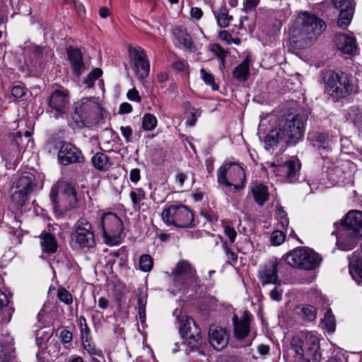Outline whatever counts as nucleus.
Segmentation results:
<instances>
[{"label":"nucleus","mask_w":362,"mask_h":362,"mask_svg":"<svg viewBox=\"0 0 362 362\" xmlns=\"http://www.w3.org/2000/svg\"><path fill=\"white\" fill-rule=\"evenodd\" d=\"M304 132V122L298 115H288L281 120L279 127L267 135L264 143L267 147L274 148L280 142L288 145H295L303 138Z\"/></svg>","instance_id":"obj_1"},{"label":"nucleus","mask_w":362,"mask_h":362,"mask_svg":"<svg viewBox=\"0 0 362 362\" xmlns=\"http://www.w3.org/2000/svg\"><path fill=\"white\" fill-rule=\"evenodd\" d=\"M336 230L332 232L337 238V246L343 251L351 250L362 236V212L349 211L339 226L334 223Z\"/></svg>","instance_id":"obj_2"},{"label":"nucleus","mask_w":362,"mask_h":362,"mask_svg":"<svg viewBox=\"0 0 362 362\" xmlns=\"http://www.w3.org/2000/svg\"><path fill=\"white\" fill-rule=\"evenodd\" d=\"M292 349L299 362H320V339L316 332L302 331L296 334L291 342Z\"/></svg>","instance_id":"obj_3"},{"label":"nucleus","mask_w":362,"mask_h":362,"mask_svg":"<svg viewBox=\"0 0 362 362\" xmlns=\"http://www.w3.org/2000/svg\"><path fill=\"white\" fill-rule=\"evenodd\" d=\"M326 28L324 21L315 15L308 13H300L295 21L293 37L295 42H299V46H309L315 37L320 35Z\"/></svg>","instance_id":"obj_4"},{"label":"nucleus","mask_w":362,"mask_h":362,"mask_svg":"<svg viewBox=\"0 0 362 362\" xmlns=\"http://www.w3.org/2000/svg\"><path fill=\"white\" fill-rule=\"evenodd\" d=\"M324 81L325 93L334 102L346 98L352 92L351 78L344 72L337 73L331 70L327 71L324 74Z\"/></svg>","instance_id":"obj_5"},{"label":"nucleus","mask_w":362,"mask_h":362,"mask_svg":"<svg viewBox=\"0 0 362 362\" xmlns=\"http://www.w3.org/2000/svg\"><path fill=\"white\" fill-rule=\"evenodd\" d=\"M285 261L292 267L311 270L320 265L321 258L313 250L299 247L288 252Z\"/></svg>","instance_id":"obj_6"},{"label":"nucleus","mask_w":362,"mask_h":362,"mask_svg":"<svg viewBox=\"0 0 362 362\" xmlns=\"http://www.w3.org/2000/svg\"><path fill=\"white\" fill-rule=\"evenodd\" d=\"M49 197L54 208L59 210H69L77 205L76 189L66 183L53 185Z\"/></svg>","instance_id":"obj_7"},{"label":"nucleus","mask_w":362,"mask_h":362,"mask_svg":"<svg viewBox=\"0 0 362 362\" xmlns=\"http://www.w3.org/2000/svg\"><path fill=\"white\" fill-rule=\"evenodd\" d=\"M162 219L168 226L177 228L193 227L194 215L185 205H170L162 212Z\"/></svg>","instance_id":"obj_8"},{"label":"nucleus","mask_w":362,"mask_h":362,"mask_svg":"<svg viewBox=\"0 0 362 362\" xmlns=\"http://www.w3.org/2000/svg\"><path fill=\"white\" fill-rule=\"evenodd\" d=\"M71 237V241L81 249L93 248L96 245L93 228L85 218L75 223Z\"/></svg>","instance_id":"obj_9"},{"label":"nucleus","mask_w":362,"mask_h":362,"mask_svg":"<svg viewBox=\"0 0 362 362\" xmlns=\"http://www.w3.org/2000/svg\"><path fill=\"white\" fill-rule=\"evenodd\" d=\"M100 225L105 242L108 245L118 243L123 231L122 220L115 214L107 213L101 218Z\"/></svg>","instance_id":"obj_10"},{"label":"nucleus","mask_w":362,"mask_h":362,"mask_svg":"<svg viewBox=\"0 0 362 362\" xmlns=\"http://www.w3.org/2000/svg\"><path fill=\"white\" fill-rule=\"evenodd\" d=\"M48 108L47 112L50 117L58 119L67 114L70 107V97L66 90L57 89L49 97L47 101Z\"/></svg>","instance_id":"obj_11"},{"label":"nucleus","mask_w":362,"mask_h":362,"mask_svg":"<svg viewBox=\"0 0 362 362\" xmlns=\"http://www.w3.org/2000/svg\"><path fill=\"white\" fill-rule=\"evenodd\" d=\"M195 269L189 262L182 260L177 262L172 272V279L174 286L177 290L188 288L195 281Z\"/></svg>","instance_id":"obj_12"},{"label":"nucleus","mask_w":362,"mask_h":362,"mask_svg":"<svg viewBox=\"0 0 362 362\" xmlns=\"http://www.w3.org/2000/svg\"><path fill=\"white\" fill-rule=\"evenodd\" d=\"M129 54L136 77L139 80L148 77L150 73V63L144 50L141 47H129Z\"/></svg>","instance_id":"obj_13"},{"label":"nucleus","mask_w":362,"mask_h":362,"mask_svg":"<svg viewBox=\"0 0 362 362\" xmlns=\"http://www.w3.org/2000/svg\"><path fill=\"white\" fill-rule=\"evenodd\" d=\"M57 158L59 163L63 165L81 163L83 160L81 150L68 142L61 143Z\"/></svg>","instance_id":"obj_14"},{"label":"nucleus","mask_w":362,"mask_h":362,"mask_svg":"<svg viewBox=\"0 0 362 362\" xmlns=\"http://www.w3.org/2000/svg\"><path fill=\"white\" fill-rule=\"evenodd\" d=\"M274 172L277 176L286 179L289 182H295L299 177L300 163L298 159H288L282 165H274Z\"/></svg>","instance_id":"obj_15"},{"label":"nucleus","mask_w":362,"mask_h":362,"mask_svg":"<svg viewBox=\"0 0 362 362\" xmlns=\"http://www.w3.org/2000/svg\"><path fill=\"white\" fill-rule=\"evenodd\" d=\"M99 110L98 103L90 98H83L74 104V115L81 121L93 118L98 113Z\"/></svg>","instance_id":"obj_16"},{"label":"nucleus","mask_w":362,"mask_h":362,"mask_svg":"<svg viewBox=\"0 0 362 362\" xmlns=\"http://www.w3.org/2000/svg\"><path fill=\"white\" fill-rule=\"evenodd\" d=\"M209 341L211 346L216 350L223 349L228 343L229 334L218 326L211 325L209 330Z\"/></svg>","instance_id":"obj_17"},{"label":"nucleus","mask_w":362,"mask_h":362,"mask_svg":"<svg viewBox=\"0 0 362 362\" xmlns=\"http://www.w3.org/2000/svg\"><path fill=\"white\" fill-rule=\"evenodd\" d=\"M278 262L276 259L269 261L259 272V278L261 284L264 286L269 284L274 285H281V280L279 279L278 274Z\"/></svg>","instance_id":"obj_18"},{"label":"nucleus","mask_w":362,"mask_h":362,"mask_svg":"<svg viewBox=\"0 0 362 362\" xmlns=\"http://www.w3.org/2000/svg\"><path fill=\"white\" fill-rule=\"evenodd\" d=\"M250 316L247 313L240 320H238L236 315L233 317L234 335L237 340L241 341L246 339L250 332Z\"/></svg>","instance_id":"obj_19"},{"label":"nucleus","mask_w":362,"mask_h":362,"mask_svg":"<svg viewBox=\"0 0 362 362\" xmlns=\"http://www.w3.org/2000/svg\"><path fill=\"white\" fill-rule=\"evenodd\" d=\"M67 56L74 74L79 77L85 71L81 52L77 48L70 47L67 49Z\"/></svg>","instance_id":"obj_20"},{"label":"nucleus","mask_w":362,"mask_h":362,"mask_svg":"<svg viewBox=\"0 0 362 362\" xmlns=\"http://www.w3.org/2000/svg\"><path fill=\"white\" fill-rule=\"evenodd\" d=\"M337 48L344 54H352L356 51V40L354 37L346 34H339L335 37Z\"/></svg>","instance_id":"obj_21"},{"label":"nucleus","mask_w":362,"mask_h":362,"mask_svg":"<svg viewBox=\"0 0 362 362\" xmlns=\"http://www.w3.org/2000/svg\"><path fill=\"white\" fill-rule=\"evenodd\" d=\"M178 322L180 324V332L184 338L198 341L199 331L197 330V328L195 327L196 335L194 332H192V327H191V324L192 323L193 326H196L192 318L184 315L182 317L181 320H178Z\"/></svg>","instance_id":"obj_22"},{"label":"nucleus","mask_w":362,"mask_h":362,"mask_svg":"<svg viewBox=\"0 0 362 362\" xmlns=\"http://www.w3.org/2000/svg\"><path fill=\"white\" fill-rule=\"evenodd\" d=\"M349 269L353 279L362 280V258L359 254L354 252L349 257Z\"/></svg>","instance_id":"obj_23"},{"label":"nucleus","mask_w":362,"mask_h":362,"mask_svg":"<svg viewBox=\"0 0 362 362\" xmlns=\"http://www.w3.org/2000/svg\"><path fill=\"white\" fill-rule=\"evenodd\" d=\"M35 178L32 173H24L16 182L13 183V188L25 191L29 193L35 186Z\"/></svg>","instance_id":"obj_24"},{"label":"nucleus","mask_w":362,"mask_h":362,"mask_svg":"<svg viewBox=\"0 0 362 362\" xmlns=\"http://www.w3.org/2000/svg\"><path fill=\"white\" fill-rule=\"evenodd\" d=\"M250 59L247 57L240 64H238L233 71V77L238 82H245L250 77Z\"/></svg>","instance_id":"obj_25"},{"label":"nucleus","mask_w":362,"mask_h":362,"mask_svg":"<svg viewBox=\"0 0 362 362\" xmlns=\"http://www.w3.org/2000/svg\"><path fill=\"white\" fill-rule=\"evenodd\" d=\"M296 313L305 322H313L317 317L315 308L308 304H301L296 308Z\"/></svg>","instance_id":"obj_26"},{"label":"nucleus","mask_w":362,"mask_h":362,"mask_svg":"<svg viewBox=\"0 0 362 362\" xmlns=\"http://www.w3.org/2000/svg\"><path fill=\"white\" fill-rule=\"evenodd\" d=\"M40 245L42 252L47 254H52L57 251V244L55 238L49 233H45L40 236Z\"/></svg>","instance_id":"obj_27"},{"label":"nucleus","mask_w":362,"mask_h":362,"mask_svg":"<svg viewBox=\"0 0 362 362\" xmlns=\"http://www.w3.org/2000/svg\"><path fill=\"white\" fill-rule=\"evenodd\" d=\"M252 193L256 203L262 206L269 197V189L262 184H258L252 188Z\"/></svg>","instance_id":"obj_28"},{"label":"nucleus","mask_w":362,"mask_h":362,"mask_svg":"<svg viewBox=\"0 0 362 362\" xmlns=\"http://www.w3.org/2000/svg\"><path fill=\"white\" fill-rule=\"evenodd\" d=\"M11 341L9 337L0 341V362H8L11 358L14 350Z\"/></svg>","instance_id":"obj_29"},{"label":"nucleus","mask_w":362,"mask_h":362,"mask_svg":"<svg viewBox=\"0 0 362 362\" xmlns=\"http://www.w3.org/2000/svg\"><path fill=\"white\" fill-rule=\"evenodd\" d=\"M92 163L95 168L102 171L108 170L112 165L108 156L100 152L95 153L93 156Z\"/></svg>","instance_id":"obj_30"},{"label":"nucleus","mask_w":362,"mask_h":362,"mask_svg":"<svg viewBox=\"0 0 362 362\" xmlns=\"http://www.w3.org/2000/svg\"><path fill=\"white\" fill-rule=\"evenodd\" d=\"M174 35L178 42L186 49H190L194 47L191 36L181 27L175 28Z\"/></svg>","instance_id":"obj_31"},{"label":"nucleus","mask_w":362,"mask_h":362,"mask_svg":"<svg viewBox=\"0 0 362 362\" xmlns=\"http://www.w3.org/2000/svg\"><path fill=\"white\" fill-rule=\"evenodd\" d=\"M28 192L18 189H16L11 194V201L16 205L17 209H20L25 204L28 196Z\"/></svg>","instance_id":"obj_32"},{"label":"nucleus","mask_w":362,"mask_h":362,"mask_svg":"<svg viewBox=\"0 0 362 362\" xmlns=\"http://www.w3.org/2000/svg\"><path fill=\"white\" fill-rule=\"evenodd\" d=\"M217 24L221 28H226L233 20V16H229L225 6L220 9V12L214 13Z\"/></svg>","instance_id":"obj_33"},{"label":"nucleus","mask_w":362,"mask_h":362,"mask_svg":"<svg viewBox=\"0 0 362 362\" xmlns=\"http://www.w3.org/2000/svg\"><path fill=\"white\" fill-rule=\"evenodd\" d=\"M309 139L313 141V146L318 149H325L328 146V138L325 134L316 133L310 136Z\"/></svg>","instance_id":"obj_34"},{"label":"nucleus","mask_w":362,"mask_h":362,"mask_svg":"<svg viewBox=\"0 0 362 362\" xmlns=\"http://www.w3.org/2000/svg\"><path fill=\"white\" fill-rule=\"evenodd\" d=\"M322 324L324 329H325L328 332L333 333L335 331V318L330 309L327 310L325 313V316L322 320Z\"/></svg>","instance_id":"obj_35"},{"label":"nucleus","mask_w":362,"mask_h":362,"mask_svg":"<svg viewBox=\"0 0 362 362\" xmlns=\"http://www.w3.org/2000/svg\"><path fill=\"white\" fill-rule=\"evenodd\" d=\"M228 165H230L229 176L233 182L241 180L244 177L245 172L242 167L234 163H230Z\"/></svg>","instance_id":"obj_36"},{"label":"nucleus","mask_w":362,"mask_h":362,"mask_svg":"<svg viewBox=\"0 0 362 362\" xmlns=\"http://www.w3.org/2000/svg\"><path fill=\"white\" fill-rule=\"evenodd\" d=\"M229 168L230 165H228V163L225 164L222 166H221L217 172V179L219 184L224 185L226 187H230L233 185L230 183L227 178L226 175L228 173H229Z\"/></svg>","instance_id":"obj_37"},{"label":"nucleus","mask_w":362,"mask_h":362,"mask_svg":"<svg viewBox=\"0 0 362 362\" xmlns=\"http://www.w3.org/2000/svg\"><path fill=\"white\" fill-rule=\"evenodd\" d=\"M354 13V10L348 11H341L339 14L338 25L340 28H346L351 23Z\"/></svg>","instance_id":"obj_38"},{"label":"nucleus","mask_w":362,"mask_h":362,"mask_svg":"<svg viewBox=\"0 0 362 362\" xmlns=\"http://www.w3.org/2000/svg\"><path fill=\"white\" fill-rule=\"evenodd\" d=\"M157 124L156 118L151 114H146L143 117L142 127L146 131H151Z\"/></svg>","instance_id":"obj_39"},{"label":"nucleus","mask_w":362,"mask_h":362,"mask_svg":"<svg viewBox=\"0 0 362 362\" xmlns=\"http://www.w3.org/2000/svg\"><path fill=\"white\" fill-rule=\"evenodd\" d=\"M57 298L61 302L66 305H71L73 303V296L71 293L64 287L58 288Z\"/></svg>","instance_id":"obj_40"},{"label":"nucleus","mask_w":362,"mask_h":362,"mask_svg":"<svg viewBox=\"0 0 362 362\" xmlns=\"http://www.w3.org/2000/svg\"><path fill=\"white\" fill-rule=\"evenodd\" d=\"M102 74L103 71L100 68H95L87 76L83 83L87 88H90L93 86L94 82L101 76Z\"/></svg>","instance_id":"obj_41"},{"label":"nucleus","mask_w":362,"mask_h":362,"mask_svg":"<svg viewBox=\"0 0 362 362\" xmlns=\"http://www.w3.org/2000/svg\"><path fill=\"white\" fill-rule=\"evenodd\" d=\"M153 259L149 255H143L139 259V268L143 272H149L153 267Z\"/></svg>","instance_id":"obj_42"},{"label":"nucleus","mask_w":362,"mask_h":362,"mask_svg":"<svg viewBox=\"0 0 362 362\" xmlns=\"http://www.w3.org/2000/svg\"><path fill=\"white\" fill-rule=\"evenodd\" d=\"M200 73L202 78L206 84L210 86L214 90H218V86L215 83L213 74L208 73L204 69H201Z\"/></svg>","instance_id":"obj_43"},{"label":"nucleus","mask_w":362,"mask_h":362,"mask_svg":"<svg viewBox=\"0 0 362 362\" xmlns=\"http://www.w3.org/2000/svg\"><path fill=\"white\" fill-rule=\"evenodd\" d=\"M333 4L339 13L354 10L353 3L351 0H334Z\"/></svg>","instance_id":"obj_44"},{"label":"nucleus","mask_w":362,"mask_h":362,"mask_svg":"<svg viewBox=\"0 0 362 362\" xmlns=\"http://www.w3.org/2000/svg\"><path fill=\"white\" fill-rule=\"evenodd\" d=\"M82 342H83L84 349L90 356H101L102 351L95 348V345L91 343L90 338L82 339Z\"/></svg>","instance_id":"obj_45"},{"label":"nucleus","mask_w":362,"mask_h":362,"mask_svg":"<svg viewBox=\"0 0 362 362\" xmlns=\"http://www.w3.org/2000/svg\"><path fill=\"white\" fill-rule=\"evenodd\" d=\"M276 218L282 228H287L288 227L289 220L287 214L281 206L276 209Z\"/></svg>","instance_id":"obj_46"},{"label":"nucleus","mask_w":362,"mask_h":362,"mask_svg":"<svg viewBox=\"0 0 362 362\" xmlns=\"http://www.w3.org/2000/svg\"><path fill=\"white\" fill-rule=\"evenodd\" d=\"M78 324L80 326L81 340L89 338L90 330L86 323V320L84 316H81L79 317Z\"/></svg>","instance_id":"obj_47"},{"label":"nucleus","mask_w":362,"mask_h":362,"mask_svg":"<svg viewBox=\"0 0 362 362\" xmlns=\"http://www.w3.org/2000/svg\"><path fill=\"white\" fill-rule=\"evenodd\" d=\"M270 240L273 245H280L285 240V234L281 230H275L272 233Z\"/></svg>","instance_id":"obj_48"},{"label":"nucleus","mask_w":362,"mask_h":362,"mask_svg":"<svg viewBox=\"0 0 362 362\" xmlns=\"http://www.w3.org/2000/svg\"><path fill=\"white\" fill-rule=\"evenodd\" d=\"M260 0H244L243 11L245 13L255 11L257 6L259 5Z\"/></svg>","instance_id":"obj_49"},{"label":"nucleus","mask_w":362,"mask_h":362,"mask_svg":"<svg viewBox=\"0 0 362 362\" xmlns=\"http://www.w3.org/2000/svg\"><path fill=\"white\" fill-rule=\"evenodd\" d=\"M130 197L134 205H137L145 198V192L141 189H137L130 192Z\"/></svg>","instance_id":"obj_50"},{"label":"nucleus","mask_w":362,"mask_h":362,"mask_svg":"<svg viewBox=\"0 0 362 362\" xmlns=\"http://www.w3.org/2000/svg\"><path fill=\"white\" fill-rule=\"evenodd\" d=\"M211 51L219 59H221L222 64L227 55V52L218 44H213L211 45Z\"/></svg>","instance_id":"obj_51"},{"label":"nucleus","mask_w":362,"mask_h":362,"mask_svg":"<svg viewBox=\"0 0 362 362\" xmlns=\"http://www.w3.org/2000/svg\"><path fill=\"white\" fill-rule=\"evenodd\" d=\"M279 286L280 285H275V287L269 293L270 298L273 300L280 301L282 298L283 290Z\"/></svg>","instance_id":"obj_52"},{"label":"nucleus","mask_w":362,"mask_h":362,"mask_svg":"<svg viewBox=\"0 0 362 362\" xmlns=\"http://www.w3.org/2000/svg\"><path fill=\"white\" fill-rule=\"evenodd\" d=\"M224 233L225 235L228 238L230 242L233 243L237 236V233L234 228L230 226L229 225L225 226Z\"/></svg>","instance_id":"obj_53"},{"label":"nucleus","mask_w":362,"mask_h":362,"mask_svg":"<svg viewBox=\"0 0 362 362\" xmlns=\"http://www.w3.org/2000/svg\"><path fill=\"white\" fill-rule=\"evenodd\" d=\"M11 94L16 98H21L25 94V89L21 85L15 86L11 89Z\"/></svg>","instance_id":"obj_54"},{"label":"nucleus","mask_w":362,"mask_h":362,"mask_svg":"<svg viewBox=\"0 0 362 362\" xmlns=\"http://www.w3.org/2000/svg\"><path fill=\"white\" fill-rule=\"evenodd\" d=\"M120 131L127 143L132 141V129L129 126L121 127Z\"/></svg>","instance_id":"obj_55"},{"label":"nucleus","mask_w":362,"mask_h":362,"mask_svg":"<svg viewBox=\"0 0 362 362\" xmlns=\"http://www.w3.org/2000/svg\"><path fill=\"white\" fill-rule=\"evenodd\" d=\"M188 64L185 60H177L173 64V67L177 71H185L187 69Z\"/></svg>","instance_id":"obj_56"},{"label":"nucleus","mask_w":362,"mask_h":362,"mask_svg":"<svg viewBox=\"0 0 362 362\" xmlns=\"http://www.w3.org/2000/svg\"><path fill=\"white\" fill-rule=\"evenodd\" d=\"M60 338L63 343H69L72 340V333L67 329H63L60 332Z\"/></svg>","instance_id":"obj_57"},{"label":"nucleus","mask_w":362,"mask_h":362,"mask_svg":"<svg viewBox=\"0 0 362 362\" xmlns=\"http://www.w3.org/2000/svg\"><path fill=\"white\" fill-rule=\"evenodd\" d=\"M223 250L229 259H231L233 261L237 260V259H238L237 255L229 248L228 243L226 242L223 243Z\"/></svg>","instance_id":"obj_58"},{"label":"nucleus","mask_w":362,"mask_h":362,"mask_svg":"<svg viewBox=\"0 0 362 362\" xmlns=\"http://www.w3.org/2000/svg\"><path fill=\"white\" fill-rule=\"evenodd\" d=\"M146 303H147L146 294H144L142 292H139V295L137 296L138 308H146Z\"/></svg>","instance_id":"obj_59"},{"label":"nucleus","mask_w":362,"mask_h":362,"mask_svg":"<svg viewBox=\"0 0 362 362\" xmlns=\"http://www.w3.org/2000/svg\"><path fill=\"white\" fill-rule=\"evenodd\" d=\"M127 98L132 101L139 102L141 100L139 92L135 88H132L128 91Z\"/></svg>","instance_id":"obj_60"},{"label":"nucleus","mask_w":362,"mask_h":362,"mask_svg":"<svg viewBox=\"0 0 362 362\" xmlns=\"http://www.w3.org/2000/svg\"><path fill=\"white\" fill-rule=\"evenodd\" d=\"M129 179L132 182L136 183L140 180V170L138 168L132 169L130 171Z\"/></svg>","instance_id":"obj_61"},{"label":"nucleus","mask_w":362,"mask_h":362,"mask_svg":"<svg viewBox=\"0 0 362 362\" xmlns=\"http://www.w3.org/2000/svg\"><path fill=\"white\" fill-rule=\"evenodd\" d=\"M190 15L196 20H199L203 16V12L200 8L192 7L190 10Z\"/></svg>","instance_id":"obj_62"},{"label":"nucleus","mask_w":362,"mask_h":362,"mask_svg":"<svg viewBox=\"0 0 362 362\" xmlns=\"http://www.w3.org/2000/svg\"><path fill=\"white\" fill-rule=\"evenodd\" d=\"M132 107L127 103H123L119 106V114H128L132 112Z\"/></svg>","instance_id":"obj_63"},{"label":"nucleus","mask_w":362,"mask_h":362,"mask_svg":"<svg viewBox=\"0 0 362 362\" xmlns=\"http://www.w3.org/2000/svg\"><path fill=\"white\" fill-rule=\"evenodd\" d=\"M187 175L183 173H178L176 175L175 180L176 182L178 184L180 187H182L184 185V183L187 179Z\"/></svg>","instance_id":"obj_64"}]
</instances>
